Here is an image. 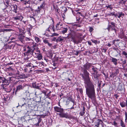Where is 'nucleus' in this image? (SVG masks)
<instances>
[{
	"instance_id": "18",
	"label": "nucleus",
	"mask_w": 127,
	"mask_h": 127,
	"mask_svg": "<svg viewBox=\"0 0 127 127\" xmlns=\"http://www.w3.org/2000/svg\"><path fill=\"white\" fill-rule=\"evenodd\" d=\"M33 50V52H32L33 53V56H34V55H37V51H39V50H38L37 49H34Z\"/></svg>"
},
{
	"instance_id": "42",
	"label": "nucleus",
	"mask_w": 127,
	"mask_h": 127,
	"mask_svg": "<svg viewBox=\"0 0 127 127\" xmlns=\"http://www.w3.org/2000/svg\"><path fill=\"white\" fill-rule=\"evenodd\" d=\"M110 23L111 25H112L113 27H115V24L114 23L111 22Z\"/></svg>"
},
{
	"instance_id": "34",
	"label": "nucleus",
	"mask_w": 127,
	"mask_h": 127,
	"mask_svg": "<svg viewBox=\"0 0 127 127\" xmlns=\"http://www.w3.org/2000/svg\"><path fill=\"white\" fill-rule=\"evenodd\" d=\"M58 35L59 34L55 33H54L52 34V35H51V36H58Z\"/></svg>"
},
{
	"instance_id": "7",
	"label": "nucleus",
	"mask_w": 127,
	"mask_h": 127,
	"mask_svg": "<svg viewBox=\"0 0 127 127\" xmlns=\"http://www.w3.org/2000/svg\"><path fill=\"white\" fill-rule=\"evenodd\" d=\"M54 109L55 111L57 112L60 113H61L62 112H63L64 111V109L63 108L57 106L54 107Z\"/></svg>"
},
{
	"instance_id": "10",
	"label": "nucleus",
	"mask_w": 127,
	"mask_h": 127,
	"mask_svg": "<svg viewBox=\"0 0 127 127\" xmlns=\"http://www.w3.org/2000/svg\"><path fill=\"white\" fill-rule=\"evenodd\" d=\"M91 64L88 63H87L84 65L83 70L84 69H85L86 70V69H88L89 68L91 67Z\"/></svg>"
},
{
	"instance_id": "56",
	"label": "nucleus",
	"mask_w": 127,
	"mask_h": 127,
	"mask_svg": "<svg viewBox=\"0 0 127 127\" xmlns=\"http://www.w3.org/2000/svg\"><path fill=\"white\" fill-rule=\"evenodd\" d=\"M88 43L90 45H92V43L90 41H88Z\"/></svg>"
},
{
	"instance_id": "8",
	"label": "nucleus",
	"mask_w": 127,
	"mask_h": 127,
	"mask_svg": "<svg viewBox=\"0 0 127 127\" xmlns=\"http://www.w3.org/2000/svg\"><path fill=\"white\" fill-rule=\"evenodd\" d=\"M63 27V24L59 22L57 24L56 27V29L57 30H61Z\"/></svg>"
},
{
	"instance_id": "47",
	"label": "nucleus",
	"mask_w": 127,
	"mask_h": 127,
	"mask_svg": "<svg viewBox=\"0 0 127 127\" xmlns=\"http://www.w3.org/2000/svg\"><path fill=\"white\" fill-rule=\"evenodd\" d=\"M19 31L21 32L22 33H23L24 32V30H22L21 29H19Z\"/></svg>"
},
{
	"instance_id": "58",
	"label": "nucleus",
	"mask_w": 127,
	"mask_h": 127,
	"mask_svg": "<svg viewBox=\"0 0 127 127\" xmlns=\"http://www.w3.org/2000/svg\"><path fill=\"white\" fill-rule=\"evenodd\" d=\"M35 125L36 126H39V124L37 123L35 124Z\"/></svg>"
},
{
	"instance_id": "54",
	"label": "nucleus",
	"mask_w": 127,
	"mask_h": 127,
	"mask_svg": "<svg viewBox=\"0 0 127 127\" xmlns=\"http://www.w3.org/2000/svg\"><path fill=\"white\" fill-rule=\"evenodd\" d=\"M52 28L53 29V31L54 32H55V29L54 27V26H52Z\"/></svg>"
},
{
	"instance_id": "57",
	"label": "nucleus",
	"mask_w": 127,
	"mask_h": 127,
	"mask_svg": "<svg viewBox=\"0 0 127 127\" xmlns=\"http://www.w3.org/2000/svg\"><path fill=\"white\" fill-rule=\"evenodd\" d=\"M25 71L26 72H28V69H27V68H25Z\"/></svg>"
},
{
	"instance_id": "13",
	"label": "nucleus",
	"mask_w": 127,
	"mask_h": 127,
	"mask_svg": "<svg viewBox=\"0 0 127 127\" xmlns=\"http://www.w3.org/2000/svg\"><path fill=\"white\" fill-rule=\"evenodd\" d=\"M110 57L111 58L110 60H111L112 62L114 64L116 65L117 64V61L118 60L116 58H114L111 57Z\"/></svg>"
},
{
	"instance_id": "61",
	"label": "nucleus",
	"mask_w": 127,
	"mask_h": 127,
	"mask_svg": "<svg viewBox=\"0 0 127 127\" xmlns=\"http://www.w3.org/2000/svg\"><path fill=\"white\" fill-rule=\"evenodd\" d=\"M32 67L34 68L36 67L37 66V65H32Z\"/></svg>"
},
{
	"instance_id": "16",
	"label": "nucleus",
	"mask_w": 127,
	"mask_h": 127,
	"mask_svg": "<svg viewBox=\"0 0 127 127\" xmlns=\"http://www.w3.org/2000/svg\"><path fill=\"white\" fill-rule=\"evenodd\" d=\"M34 38L35 41L37 43H40L41 42V40H40L39 38L37 36H35Z\"/></svg>"
},
{
	"instance_id": "50",
	"label": "nucleus",
	"mask_w": 127,
	"mask_h": 127,
	"mask_svg": "<svg viewBox=\"0 0 127 127\" xmlns=\"http://www.w3.org/2000/svg\"><path fill=\"white\" fill-rule=\"evenodd\" d=\"M116 51L117 52V53H118L120 55H121V54L119 52V49H115Z\"/></svg>"
},
{
	"instance_id": "27",
	"label": "nucleus",
	"mask_w": 127,
	"mask_h": 127,
	"mask_svg": "<svg viewBox=\"0 0 127 127\" xmlns=\"http://www.w3.org/2000/svg\"><path fill=\"white\" fill-rule=\"evenodd\" d=\"M119 70L118 69H116L115 70V73H114V74L115 76H116V75H117L118 73H119Z\"/></svg>"
},
{
	"instance_id": "31",
	"label": "nucleus",
	"mask_w": 127,
	"mask_h": 127,
	"mask_svg": "<svg viewBox=\"0 0 127 127\" xmlns=\"http://www.w3.org/2000/svg\"><path fill=\"white\" fill-rule=\"evenodd\" d=\"M91 41L95 43V44H96L97 43V40H92Z\"/></svg>"
},
{
	"instance_id": "37",
	"label": "nucleus",
	"mask_w": 127,
	"mask_h": 127,
	"mask_svg": "<svg viewBox=\"0 0 127 127\" xmlns=\"http://www.w3.org/2000/svg\"><path fill=\"white\" fill-rule=\"evenodd\" d=\"M125 121L126 122V121L127 120V113L126 112H125Z\"/></svg>"
},
{
	"instance_id": "21",
	"label": "nucleus",
	"mask_w": 127,
	"mask_h": 127,
	"mask_svg": "<svg viewBox=\"0 0 127 127\" xmlns=\"http://www.w3.org/2000/svg\"><path fill=\"white\" fill-rule=\"evenodd\" d=\"M3 79L2 81V83H7L8 81L4 77H3Z\"/></svg>"
},
{
	"instance_id": "40",
	"label": "nucleus",
	"mask_w": 127,
	"mask_h": 127,
	"mask_svg": "<svg viewBox=\"0 0 127 127\" xmlns=\"http://www.w3.org/2000/svg\"><path fill=\"white\" fill-rule=\"evenodd\" d=\"M4 77H2L0 76V83L2 81Z\"/></svg>"
},
{
	"instance_id": "44",
	"label": "nucleus",
	"mask_w": 127,
	"mask_h": 127,
	"mask_svg": "<svg viewBox=\"0 0 127 127\" xmlns=\"http://www.w3.org/2000/svg\"><path fill=\"white\" fill-rule=\"evenodd\" d=\"M115 15V13L114 12H112L111 13L109 14V15L110 16H113Z\"/></svg>"
},
{
	"instance_id": "23",
	"label": "nucleus",
	"mask_w": 127,
	"mask_h": 127,
	"mask_svg": "<svg viewBox=\"0 0 127 127\" xmlns=\"http://www.w3.org/2000/svg\"><path fill=\"white\" fill-rule=\"evenodd\" d=\"M118 17L119 18L121 17L122 15L124 16V14H123L122 12H118Z\"/></svg>"
},
{
	"instance_id": "36",
	"label": "nucleus",
	"mask_w": 127,
	"mask_h": 127,
	"mask_svg": "<svg viewBox=\"0 0 127 127\" xmlns=\"http://www.w3.org/2000/svg\"><path fill=\"white\" fill-rule=\"evenodd\" d=\"M6 5L7 7H8V6H10V3H9L8 2H6Z\"/></svg>"
},
{
	"instance_id": "5",
	"label": "nucleus",
	"mask_w": 127,
	"mask_h": 127,
	"mask_svg": "<svg viewBox=\"0 0 127 127\" xmlns=\"http://www.w3.org/2000/svg\"><path fill=\"white\" fill-rule=\"evenodd\" d=\"M60 117L61 118H65L67 119H69L70 118V117L68 115L67 113H64L63 112L61 113L58 114Z\"/></svg>"
},
{
	"instance_id": "60",
	"label": "nucleus",
	"mask_w": 127,
	"mask_h": 127,
	"mask_svg": "<svg viewBox=\"0 0 127 127\" xmlns=\"http://www.w3.org/2000/svg\"><path fill=\"white\" fill-rule=\"evenodd\" d=\"M13 64V63H8L7 64V65H11V64Z\"/></svg>"
},
{
	"instance_id": "35",
	"label": "nucleus",
	"mask_w": 127,
	"mask_h": 127,
	"mask_svg": "<svg viewBox=\"0 0 127 127\" xmlns=\"http://www.w3.org/2000/svg\"><path fill=\"white\" fill-rule=\"evenodd\" d=\"M92 70L94 72V73H97V71L94 68H92Z\"/></svg>"
},
{
	"instance_id": "41",
	"label": "nucleus",
	"mask_w": 127,
	"mask_h": 127,
	"mask_svg": "<svg viewBox=\"0 0 127 127\" xmlns=\"http://www.w3.org/2000/svg\"><path fill=\"white\" fill-rule=\"evenodd\" d=\"M94 30L93 29L92 27H90V29H89V31L90 32H92Z\"/></svg>"
},
{
	"instance_id": "30",
	"label": "nucleus",
	"mask_w": 127,
	"mask_h": 127,
	"mask_svg": "<svg viewBox=\"0 0 127 127\" xmlns=\"http://www.w3.org/2000/svg\"><path fill=\"white\" fill-rule=\"evenodd\" d=\"M19 38L20 39H23L24 37H25V36L23 35H21L19 36Z\"/></svg>"
},
{
	"instance_id": "4",
	"label": "nucleus",
	"mask_w": 127,
	"mask_h": 127,
	"mask_svg": "<svg viewBox=\"0 0 127 127\" xmlns=\"http://www.w3.org/2000/svg\"><path fill=\"white\" fill-rule=\"evenodd\" d=\"M25 86V85L23 84L18 85L16 87V90L15 91V94H16L18 91L23 90Z\"/></svg>"
},
{
	"instance_id": "22",
	"label": "nucleus",
	"mask_w": 127,
	"mask_h": 127,
	"mask_svg": "<svg viewBox=\"0 0 127 127\" xmlns=\"http://www.w3.org/2000/svg\"><path fill=\"white\" fill-rule=\"evenodd\" d=\"M85 109L84 108V107L83 108V110L82 111L80 112V114L81 116H82L85 113Z\"/></svg>"
},
{
	"instance_id": "32",
	"label": "nucleus",
	"mask_w": 127,
	"mask_h": 127,
	"mask_svg": "<svg viewBox=\"0 0 127 127\" xmlns=\"http://www.w3.org/2000/svg\"><path fill=\"white\" fill-rule=\"evenodd\" d=\"M74 52H75L76 53H74L75 55L77 56L78 55L79 53V51H76L75 50H74Z\"/></svg>"
},
{
	"instance_id": "26",
	"label": "nucleus",
	"mask_w": 127,
	"mask_h": 127,
	"mask_svg": "<svg viewBox=\"0 0 127 127\" xmlns=\"http://www.w3.org/2000/svg\"><path fill=\"white\" fill-rule=\"evenodd\" d=\"M73 40L74 43L76 44H78L79 43V42H80V41H79V40H78V41H77L76 40H75V38L74 39V40Z\"/></svg>"
},
{
	"instance_id": "24",
	"label": "nucleus",
	"mask_w": 127,
	"mask_h": 127,
	"mask_svg": "<svg viewBox=\"0 0 127 127\" xmlns=\"http://www.w3.org/2000/svg\"><path fill=\"white\" fill-rule=\"evenodd\" d=\"M31 99H29L27 100V102L26 103L28 105H30L32 104V102Z\"/></svg>"
},
{
	"instance_id": "19",
	"label": "nucleus",
	"mask_w": 127,
	"mask_h": 127,
	"mask_svg": "<svg viewBox=\"0 0 127 127\" xmlns=\"http://www.w3.org/2000/svg\"><path fill=\"white\" fill-rule=\"evenodd\" d=\"M120 125L122 127H125L126 125L122 120H121Z\"/></svg>"
},
{
	"instance_id": "14",
	"label": "nucleus",
	"mask_w": 127,
	"mask_h": 127,
	"mask_svg": "<svg viewBox=\"0 0 127 127\" xmlns=\"http://www.w3.org/2000/svg\"><path fill=\"white\" fill-rule=\"evenodd\" d=\"M62 30L61 32L62 33L64 34L67 32L68 29L66 28H64L63 27L61 29Z\"/></svg>"
},
{
	"instance_id": "39",
	"label": "nucleus",
	"mask_w": 127,
	"mask_h": 127,
	"mask_svg": "<svg viewBox=\"0 0 127 127\" xmlns=\"http://www.w3.org/2000/svg\"><path fill=\"white\" fill-rule=\"evenodd\" d=\"M13 6H14V10L15 11H16L17 10V6L16 5H14Z\"/></svg>"
},
{
	"instance_id": "38",
	"label": "nucleus",
	"mask_w": 127,
	"mask_h": 127,
	"mask_svg": "<svg viewBox=\"0 0 127 127\" xmlns=\"http://www.w3.org/2000/svg\"><path fill=\"white\" fill-rule=\"evenodd\" d=\"M122 54L125 56L127 55V53L125 51H123V52Z\"/></svg>"
},
{
	"instance_id": "63",
	"label": "nucleus",
	"mask_w": 127,
	"mask_h": 127,
	"mask_svg": "<svg viewBox=\"0 0 127 127\" xmlns=\"http://www.w3.org/2000/svg\"><path fill=\"white\" fill-rule=\"evenodd\" d=\"M52 47L54 49L57 48L56 46V45H54V46H53Z\"/></svg>"
},
{
	"instance_id": "53",
	"label": "nucleus",
	"mask_w": 127,
	"mask_h": 127,
	"mask_svg": "<svg viewBox=\"0 0 127 127\" xmlns=\"http://www.w3.org/2000/svg\"><path fill=\"white\" fill-rule=\"evenodd\" d=\"M14 18L15 20H19L20 19V18L19 17H14Z\"/></svg>"
},
{
	"instance_id": "43",
	"label": "nucleus",
	"mask_w": 127,
	"mask_h": 127,
	"mask_svg": "<svg viewBox=\"0 0 127 127\" xmlns=\"http://www.w3.org/2000/svg\"><path fill=\"white\" fill-rule=\"evenodd\" d=\"M35 88L37 89H40V86H37L35 85Z\"/></svg>"
},
{
	"instance_id": "12",
	"label": "nucleus",
	"mask_w": 127,
	"mask_h": 127,
	"mask_svg": "<svg viewBox=\"0 0 127 127\" xmlns=\"http://www.w3.org/2000/svg\"><path fill=\"white\" fill-rule=\"evenodd\" d=\"M30 115V118L32 119H35V117L36 116V115L34 113V111L31 112Z\"/></svg>"
},
{
	"instance_id": "17",
	"label": "nucleus",
	"mask_w": 127,
	"mask_h": 127,
	"mask_svg": "<svg viewBox=\"0 0 127 127\" xmlns=\"http://www.w3.org/2000/svg\"><path fill=\"white\" fill-rule=\"evenodd\" d=\"M32 63L33 65H37V66L40 63L34 60L32 62Z\"/></svg>"
},
{
	"instance_id": "20",
	"label": "nucleus",
	"mask_w": 127,
	"mask_h": 127,
	"mask_svg": "<svg viewBox=\"0 0 127 127\" xmlns=\"http://www.w3.org/2000/svg\"><path fill=\"white\" fill-rule=\"evenodd\" d=\"M64 40V39L62 38L60 36L59 37L57 40V41H58L59 42H62Z\"/></svg>"
},
{
	"instance_id": "9",
	"label": "nucleus",
	"mask_w": 127,
	"mask_h": 127,
	"mask_svg": "<svg viewBox=\"0 0 127 127\" xmlns=\"http://www.w3.org/2000/svg\"><path fill=\"white\" fill-rule=\"evenodd\" d=\"M37 55H34V57L37 58L39 60L41 59L42 58V56L41 54H39L40 51H37Z\"/></svg>"
},
{
	"instance_id": "51",
	"label": "nucleus",
	"mask_w": 127,
	"mask_h": 127,
	"mask_svg": "<svg viewBox=\"0 0 127 127\" xmlns=\"http://www.w3.org/2000/svg\"><path fill=\"white\" fill-rule=\"evenodd\" d=\"M106 7H107V8H109L110 9H111L112 8V7L110 5H109Z\"/></svg>"
},
{
	"instance_id": "33",
	"label": "nucleus",
	"mask_w": 127,
	"mask_h": 127,
	"mask_svg": "<svg viewBox=\"0 0 127 127\" xmlns=\"http://www.w3.org/2000/svg\"><path fill=\"white\" fill-rule=\"evenodd\" d=\"M76 90L77 91H79L81 93H82L83 92V91H82V89H77Z\"/></svg>"
},
{
	"instance_id": "62",
	"label": "nucleus",
	"mask_w": 127,
	"mask_h": 127,
	"mask_svg": "<svg viewBox=\"0 0 127 127\" xmlns=\"http://www.w3.org/2000/svg\"><path fill=\"white\" fill-rule=\"evenodd\" d=\"M64 75L65 76H68V73H66L64 74Z\"/></svg>"
},
{
	"instance_id": "46",
	"label": "nucleus",
	"mask_w": 127,
	"mask_h": 127,
	"mask_svg": "<svg viewBox=\"0 0 127 127\" xmlns=\"http://www.w3.org/2000/svg\"><path fill=\"white\" fill-rule=\"evenodd\" d=\"M63 9L64 10V11L65 12H66L67 11V9L65 7H64L63 8Z\"/></svg>"
},
{
	"instance_id": "3",
	"label": "nucleus",
	"mask_w": 127,
	"mask_h": 127,
	"mask_svg": "<svg viewBox=\"0 0 127 127\" xmlns=\"http://www.w3.org/2000/svg\"><path fill=\"white\" fill-rule=\"evenodd\" d=\"M69 35L70 36V37L68 36L67 37V38L69 39L70 38L72 40H74V39L75 38L74 37L75 36H76L78 38L82 36V34L81 33L74 31L72 32L71 33H70Z\"/></svg>"
},
{
	"instance_id": "28",
	"label": "nucleus",
	"mask_w": 127,
	"mask_h": 127,
	"mask_svg": "<svg viewBox=\"0 0 127 127\" xmlns=\"http://www.w3.org/2000/svg\"><path fill=\"white\" fill-rule=\"evenodd\" d=\"M32 63H29L26 66L27 67H32Z\"/></svg>"
},
{
	"instance_id": "59",
	"label": "nucleus",
	"mask_w": 127,
	"mask_h": 127,
	"mask_svg": "<svg viewBox=\"0 0 127 127\" xmlns=\"http://www.w3.org/2000/svg\"><path fill=\"white\" fill-rule=\"evenodd\" d=\"M38 11H40L41 8H40V7H39V6H38Z\"/></svg>"
},
{
	"instance_id": "6",
	"label": "nucleus",
	"mask_w": 127,
	"mask_h": 127,
	"mask_svg": "<svg viewBox=\"0 0 127 127\" xmlns=\"http://www.w3.org/2000/svg\"><path fill=\"white\" fill-rule=\"evenodd\" d=\"M107 29H108V32H110V31L111 30L112 32L113 33V34H114V33H116L117 31L116 29L114 27H113L112 26L110 25L108 26Z\"/></svg>"
},
{
	"instance_id": "15",
	"label": "nucleus",
	"mask_w": 127,
	"mask_h": 127,
	"mask_svg": "<svg viewBox=\"0 0 127 127\" xmlns=\"http://www.w3.org/2000/svg\"><path fill=\"white\" fill-rule=\"evenodd\" d=\"M43 42L45 44H47L49 46H51L52 44L49 43L48 41L46 39H44L43 40Z\"/></svg>"
},
{
	"instance_id": "29",
	"label": "nucleus",
	"mask_w": 127,
	"mask_h": 127,
	"mask_svg": "<svg viewBox=\"0 0 127 127\" xmlns=\"http://www.w3.org/2000/svg\"><path fill=\"white\" fill-rule=\"evenodd\" d=\"M120 105L122 107H124L126 105V104H125V103H121Z\"/></svg>"
},
{
	"instance_id": "48",
	"label": "nucleus",
	"mask_w": 127,
	"mask_h": 127,
	"mask_svg": "<svg viewBox=\"0 0 127 127\" xmlns=\"http://www.w3.org/2000/svg\"><path fill=\"white\" fill-rule=\"evenodd\" d=\"M113 125L115 126H117L118 125L117 123H116L115 121H114V122Z\"/></svg>"
},
{
	"instance_id": "2",
	"label": "nucleus",
	"mask_w": 127,
	"mask_h": 127,
	"mask_svg": "<svg viewBox=\"0 0 127 127\" xmlns=\"http://www.w3.org/2000/svg\"><path fill=\"white\" fill-rule=\"evenodd\" d=\"M29 48V49L26 52V55L27 57L26 59L27 60L29 61H30L31 60H32V58L33 55V50L31 48H30L29 47H28Z\"/></svg>"
},
{
	"instance_id": "1",
	"label": "nucleus",
	"mask_w": 127,
	"mask_h": 127,
	"mask_svg": "<svg viewBox=\"0 0 127 127\" xmlns=\"http://www.w3.org/2000/svg\"><path fill=\"white\" fill-rule=\"evenodd\" d=\"M83 70L84 76H83V78L85 84L86 94L89 98L94 99L95 97L94 86L90 80L89 72L85 69Z\"/></svg>"
},
{
	"instance_id": "11",
	"label": "nucleus",
	"mask_w": 127,
	"mask_h": 127,
	"mask_svg": "<svg viewBox=\"0 0 127 127\" xmlns=\"http://www.w3.org/2000/svg\"><path fill=\"white\" fill-rule=\"evenodd\" d=\"M93 75L94 79L96 80L98 79L100 77V75L98 74V73H94L93 74Z\"/></svg>"
},
{
	"instance_id": "52",
	"label": "nucleus",
	"mask_w": 127,
	"mask_h": 127,
	"mask_svg": "<svg viewBox=\"0 0 127 127\" xmlns=\"http://www.w3.org/2000/svg\"><path fill=\"white\" fill-rule=\"evenodd\" d=\"M99 122H98L97 123V124L96 125H95V126H96L97 127H98V126H99Z\"/></svg>"
},
{
	"instance_id": "64",
	"label": "nucleus",
	"mask_w": 127,
	"mask_h": 127,
	"mask_svg": "<svg viewBox=\"0 0 127 127\" xmlns=\"http://www.w3.org/2000/svg\"><path fill=\"white\" fill-rule=\"evenodd\" d=\"M46 30L47 31H48V32H50V29H49V28H48V29H47Z\"/></svg>"
},
{
	"instance_id": "49",
	"label": "nucleus",
	"mask_w": 127,
	"mask_h": 127,
	"mask_svg": "<svg viewBox=\"0 0 127 127\" xmlns=\"http://www.w3.org/2000/svg\"><path fill=\"white\" fill-rule=\"evenodd\" d=\"M41 119L40 118H39L38 119V122L37 123L39 124L41 122Z\"/></svg>"
},
{
	"instance_id": "45",
	"label": "nucleus",
	"mask_w": 127,
	"mask_h": 127,
	"mask_svg": "<svg viewBox=\"0 0 127 127\" xmlns=\"http://www.w3.org/2000/svg\"><path fill=\"white\" fill-rule=\"evenodd\" d=\"M44 4V3H43L41 5H40V6H39L40 7V8H43V7H44V6H43V4Z\"/></svg>"
},
{
	"instance_id": "55",
	"label": "nucleus",
	"mask_w": 127,
	"mask_h": 127,
	"mask_svg": "<svg viewBox=\"0 0 127 127\" xmlns=\"http://www.w3.org/2000/svg\"><path fill=\"white\" fill-rule=\"evenodd\" d=\"M42 93H43L45 95L46 94V91H43L42 92Z\"/></svg>"
},
{
	"instance_id": "25",
	"label": "nucleus",
	"mask_w": 127,
	"mask_h": 127,
	"mask_svg": "<svg viewBox=\"0 0 127 127\" xmlns=\"http://www.w3.org/2000/svg\"><path fill=\"white\" fill-rule=\"evenodd\" d=\"M9 29H3L0 30V32H4L5 31H9Z\"/></svg>"
}]
</instances>
